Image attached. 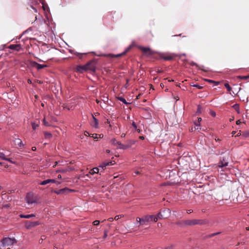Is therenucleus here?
<instances>
[{
	"instance_id": "obj_2",
	"label": "nucleus",
	"mask_w": 249,
	"mask_h": 249,
	"mask_svg": "<svg viewBox=\"0 0 249 249\" xmlns=\"http://www.w3.org/2000/svg\"><path fill=\"white\" fill-rule=\"evenodd\" d=\"M88 70H90L93 72L95 71V68L93 65H92L91 63L89 62L87 63L86 65L77 66L76 67V71L80 73H83Z\"/></svg>"
},
{
	"instance_id": "obj_14",
	"label": "nucleus",
	"mask_w": 249,
	"mask_h": 249,
	"mask_svg": "<svg viewBox=\"0 0 249 249\" xmlns=\"http://www.w3.org/2000/svg\"><path fill=\"white\" fill-rule=\"evenodd\" d=\"M69 51L71 54H74L77 55L80 59L82 58V56L84 54V53H79L77 52H75L74 50H71V49L69 50ZM86 54V53H85L84 54Z\"/></svg>"
},
{
	"instance_id": "obj_62",
	"label": "nucleus",
	"mask_w": 249,
	"mask_h": 249,
	"mask_svg": "<svg viewBox=\"0 0 249 249\" xmlns=\"http://www.w3.org/2000/svg\"><path fill=\"white\" fill-rule=\"evenodd\" d=\"M106 152L107 153H109L110 152V150H108V149H107V150H106Z\"/></svg>"
},
{
	"instance_id": "obj_7",
	"label": "nucleus",
	"mask_w": 249,
	"mask_h": 249,
	"mask_svg": "<svg viewBox=\"0 0 249 249\" xmlns=\"http://www.w3.org/2000/svg\"><path fill=\"white\" fill-rule=\"evenodd\" d=\"M31 66L33 67L36 68L37 70H40L42 69L47 67V65H42L35 61H31L30 62Z\"/></svg>"
},
{
	"instance_id": "obj_44",
	"label": "nucleus",
	"mask_w": 249,
	"mask_h": 249,
	"mask_svg": "<svg viewBox=\"0 0 249 249\" xmlns=\"http://www.w3.org/2000/svg\"><path fill=\"white\" fill-rule=\"evenodd\" d=\"M235 109V110L237 111L238 113H239V107L238 106L235 105L233 106Z\"/></svg>"
},
{
	"instance_id": "obj_36",
	"label": "nucleus",
	"mask_w": 249,
	"mask_h": 249,
	"mask_svg": "<svg viewBox=\"0 0 249 249\" xmlns=\"http://www.w3.org/2000/svg\"><path fill=\"white\" fill-rule=\"evenodd\" d=\"M243 136H244L245 138H247L249 136V131H245L243 132L242 133Z\"/></svg>"
},
{
	"instance_id": "obj_1",
	"label": "nucleus",
	"mask_w": 249,
	"mask_h": 249,
	"mask_svg": "<svg viewBox=\"0 0 249 249\" xmlns=\"http://www.w3.org/2000/svg\"><path fill=\"white\" fill-rule=\"evenodd\" d=\"M154 215H146L141 218L137 217L135 225L139 227L141 225H146L147 224L153 220Z\"/></svg>"
},
{
	"instance_id": "obj_4",
	"label": "nucleus",
	"mask_w": 249,
	"mask_h": 249,
	"mask_svg": "<svg viewBox=\"0 0 249 249\" xmlns=\"http://www.w3.org/2000/svg\"><path fill=\"white\" fill-rule=\"evenodd\" d=\"M25 201L28 205L37 203L36 199L35 197L34 194L32 192L27 193L25 197Z\"/></svg>"
},
{
	"instance_id": "obj_18",
	"label": "nucleus",
	"mask_w": 249,
	"mask_h": 249,
	"mask_svg": "<svg viewBox=\"0 0 249 249\" xmlns=\"http://www.w3.org/2000/svg\"><path fill=\"white\" fill-rule=\"evenodd\" d=\"M129 147V145H127V144H123L121 143L120 142L119 143V145L117 147L118 148L120 149L125 150Z\"/></svg>"
},
{
	"instance_id": "obj_27",
	"label": "nucleus",
	"mask_w": 249,
	"mask_h": 249,
	"mask_svg": "<svg viewBox=\"0 0 249 249\" xmlns=\"http://www.w3.org/2000/svg\"><path fill=\"white\" fill-rule=\"evenodd\" d=\"M135 142H136L134 140H128L127 141V145H129V147H130L131 145L134 144Z\"/></svg>"
},
{
	"instance_id": "obj_61",
	"label": "nucleus",
	"mask_w": 249,
	"mask_h": 249,
	"mask_svg": "<svg viewBox=\"0 0 249 249\" xmlns=\"http://www.w3.org/2000/svg\"><path fill=\"white\" fill-rule=\"evenodd\" d=\"M36 147H35V146H34V147H33L32 148V150H33V151H36Z\"/></svg>"
},
{
	"instance_id": "obj_5",
	"label": "nucleus",
	"mask_w": 249,
	"mask_h": 249,
	"mask_svg": "<svg viewBox=\"0 0 249 249\" xmlns=\"http://www.w3.org/2000/svg\"><path fill=\"white\" fill-rule=\"evenodd\" d=\"M74 192V190L70 189L68 188L67 187H65L58 190H55L54 191V193L56 194L57 195H63V194H68L70 192Z\"/></svg>"
},
{
	"instance_id": "obj_28",
	"label": "nucleus",
	"mask_w": 249,
	"mask_h": 249,
	"mask_svg": "<svg viewBox=\"0 0 249 249\" xmlns=\"http://www.w3.org/2000/svg\"><path fill=\"white\" fill-rule=\"evenodd\" d=\"M44 134L46 139H50L52 137V134L49 132H45Z\"/></svg>"
},
{
	"instance_id": "obj_11",
	"label": "nucleus",
	"mask_w": 249,
	"mask_h": 249,
	"mask_svg": "<svg viewBox=\"0 0 249 249\" xmlns=\"http://www.w3.org/2000/svg\"><path fill=\"white\" fill-rule=\"evenodd\" d=\"M140 49L144 53L152 54L154 53L149 47H141Z\"/></svg>"
},
{
	"instance_id": "obj_26",
	"label": "nucleus",
	"mask_w": 249,
	"mask_h": 249,
	"mask_svg": "<svg viewBox=\"0 0 249 249\" xmlns=\"http://www.w3.org/2000/svg\"><path fill=\"white\" fill-rule=\"evenodd\" d=\"M118 99L119 101H120L122 102H123V103H124V104L128 105V104H129V103H128V102H126V100H125L124 98H123V97H118Z\"/></svg>"
},
{
	"instance_id": "obj_38",
	"label": "nucleus",
	"mask_w": 249,
	"mask_h": 249,
	"mask_svg": "<svg viewBox=\"0 0 249 249\" xmlns=\"http://www.w3.org/2000/svg\"><path fill=\"white\" fill-rule=\"evenodd\" d=\"M160 218L157 216V214L154 215L153 217V220L152 221H154L155 222H157Z\"/></svg>"
},
{
	"instance_id": "obj_12",
	"label": "nucleus",
	"mask_w": 249,
	"mask_h": 249,
	"mask_svg": "<svg viewBox=\"0 0 249 249\" xmlns=\"http://www.w3.org/2000/svg\"><path fill=\"white\" fill-rule=\"evenodd\" d=\"M92 117L93 118V121L91 123V125L95 128H99V122L98 120L92 114Z\"/></svg>"
},
{
	"instance_id": "obj_13",
	"label": "nucleus",
	"mask_w": 249,
	"mask_h": 249,
	"mask_svg": "<svg viewBox=\"0 0 249 249\" xmlns=\"http://www.w3.org/2000/svg\"><path fill=\"white\" fill-rule=\"evenodd\" d=\"M10 49L19 51L21 49V45L20 44H12L10 45L9 47Z\"/></svg>"
},
{
	"instance_id": "obj_52",
	"label": "nucleus",
	"mask_w": 249,
	"mask_h": 249,
	"mask_svg": "<svg viewBox=\"0 0 249 249\" xmlns=\"http://www.w3.org/2000/svg\"><path fill=\"white\" fill-rule=\"evenodd\" d=\"M201 120H202L201 118L199 117V118H198L197 120L196 121V122H197L198 123L200 124V122H201Z\"/></svg>"
},
{
	"instance_id": "obj_20",
	"label": "nucleus",
	"mask_w": 249,
	"mask_h": 249,
	"mask_svg": "<svg viewBox=\"0 0 249 249\" xmlns=\"http://www.w3.org/2000/svg\"><path fill=\"white\" fill-rule=\"evenodd\" d=\"M130 46L127 48L123 53H119L116 55H112V56L115 57H118L121 56L123 55H124L130 50Z\"/></svg>"
},
{
	"instance_id": "obj_41",
	"label": "nucleus",
	"mask_w": 249,
	"mask_h": 249,
	"mask_svg": "<svg viewBox=\"0 0 249 249\" xmlns=\"http://www.w3.org/2000/svg\"><path fill=\"white\" fill-rule=\"evenodd\" d=\"M219 233H220V232H215V233H212V234H211L209 235H208V237H213V236H215V235H217V234H219Z\"/></svg>"
},
{
	"instance_id": "obj_42",
	"label": "nucleus",
	"mask_w": 249,
	"mask_h": 249,
	"mask_svg": "<svg viewBox=\"0 0 249 249\" xmlns=\"http://www.w3.org/2000/svg\"><path fill=\"white\" fill-rule=\"evenodd\" d=\"M100 223V221L99 220H95L93 222V224L94 226L98 225Z\"/></svg>"
},
{
	"instance_id": "obj_29",
	"label": "nucleus",
	"mask_w": 249,
	"mask_h": 249,
	"mask_svg": "<svg viewBox=\"0 0 249 249\" xmlns=\"http://www.w3.org/2000/svg\"><path fill=\"white\" fill-rule=\"evenodd\" d=\"M49 183H50L49 179H47L40 182L39 184L41 185H45Z\"/></svg>"
},
{
	"instance_id": "obj_24",
	"label": "nucleus",
	"mask_w": 249,
	"mask_h": 249,
	"mask_svg": "<svg viewBox=\"0 0 249 249\" xmlns=\"http://www.w3.org/2000/svg\"><path fill=\"white\" fill-rule=\"evenodd\" d=\"M38 225V222L37 221L32 222L30 223V225L29 226L26 225V227L29 229L30 227H33Z\"/></svg>"
},
{
	"instance_id": "obj_53",
	"label": "nucleus",
	"mask_w": 249,
	"mask_h": 249,
	"mask_svg": "<svg viewBox=\"0 0 249 249\" xmlns=\"http://www.w3.org/2000/svg\"><path fill=\"white\" fill-rule=\"evenodd\" d=\"M193 212V210H191V209H190V210H188L187 211V213H192Z\"/></svg>"
},
{
	"instance_id": "obj_22",
	"label": "nucleus",
	"mask_w": 249,
	"mask_h": 249,
	"mask_svg": "<svg viewBox=\"0 0 249 249\" xmlns=\"http://www.w3.org/2000/svg\"><path fill=\"white\" fill-rule=\"evenodd\" d=\"M111 142L113 145L117 146L118 147L120 142L117 141L115 139H112L111 140Z\"/></svg>"
},
{
	"instance_id": "obj_58",
	"label": "nucleus",
	"mask_w": 249,
	"mask_h": 249,
	"mask_svg": "<svg viewBox=\"0 0 249 249\" xmlns=\"http://www.w3.org/2000/svg\"><path fill=\"white\" fill-rule=\"evenodd\" d=\"M98 136H99V137L100 138H103V137H104V135H103V134H101L99 135H98Z\"/></svg>"
},
{
	"instance_id": "obj_60",
	"label": "nucleus",
	"mask_w": 249,
	"mask_h": 249,
	"mask_svg": "<svg viewBox=\"0 0 249 249\" xmlns=\"http://www.w3.org/2000/svg\"><path fill=\"white\" fill-rule=\"evenodd\" d=\"M125 134H124V133L122 134L121 137L124 138V137H125Z\"/></svg>"
},
{
	"instance_id": "obj_33",
	"label": "nucleus",
	"mask_w": 249,
	"mask_h": 249,
	"mask_svg": "<svg viewBox=\"0 0 249 249\" xmlns=\"http://www.w3.org/2000/svg\"><path fill=\"white\" fill-rule=\"evenodd\" d=\"M31 124H32V128L34 130H35L38 126V124H36L35 122H32Z\"/></svg>"
},
{
	"instance_id": "obj_46",
	"label": "nucleus",
	"mask_w": 249,
	"mask_h": 249,
	"mask_svg": "<svg viewBox=\"0 0 249 249\" xmlns=\"http://www.w3.org/2000/svg\"><path fill=\"white\" fill-rule=\"evenodd\" d=\"M132 125L134 128L135 129H137V125H136V123L135 122H133L132 123Z\"/></svg>"
},
{
	"instance_id": "obj_37",
	"label": "nucleus",
	"mask_w": 249,
	"mask_h": 249,
	"mask_svg": "<svg viewBox=\"0 0 249 249\" xmlns=\"http://www.w3.org/2000/svg\"><path fill=\"white\" fill-rule=\"evenodd\" d=\"M89 136L92 137V138H93L94 139H96V140H97L99 138L98 135L97 134H91L89 135Z\"/></svg>"
},
{
	"instance_id": "obj_8",
	"label": "nucleus",
	"mask_w": 249,
	"mask_h": 249,
	"mask_svg": "<svg viewBox=\"0 0 249 249\" xmlns=\"http://www.w3.org/2000/svg\"><path fill=\"white\" fill-rule=\"evenodd\" d=\"M229 162L228 161V158L226 157H223L222 159L220 160L218 163V167L223 168L228 165Z\"/></svg>"
},
{
	"instance_id": "obj_51",
	"label": "nucleus",
	"mask_w": 249,
	"mask_h": 249,
	"mask_svg": "<svg viewBox=\"0 0 249 249\" xmlns=\"http://www.w3.org/2000/svg\"><path fill=\"white\" fill-rule=\"evenodd\" d=\"M4 154L6 155V157L7 156H10V154H11L10 152H9V151H7V152H5V153H4Z\"/></svg>"
},
{
	"instance_id": "obj_48",
	"label": "nucleus",
	"mask_w": 249,
	"mask_h": 249,
	"mask_svg": "<svg viewBox=\"0 0 249 249\" xmlns=\"http://www.w3.org/2000/svg\"><path fill=\"white\" fill-rule=\"evenodd\" d=\"M49 181H50V183H55L56 182V181L53 179H49Z\"/></svg>"
},
{
	"instance_id": "obj_47",
	"label": "nucleus",
	"mask_w": 249,
	"mask_h": 249,
	"mask_svg": "<svg viewBox=\"0 0 249 249\" xmlns=\"http://www.w3.org/2000/svg\"><path fill=\"white\" fill-rule=\"evenodd\" d=\"M207 81H208L209 82H210V83H215L216 85H217V84L219 83V82H215V81H213V80H210V79H209V80H207Z\"/></svg>"
},
{
	"instance_id": "obj_40",
	"label": "nucleus",
	"mask_w": 249,
	"mask_h": 249,
	"mask_svg": "<svg viewBox=\"0 0 249 249\" xmlns=\"http://www.w3.org/2000/svg\"><path fill=\"white\" fill-rule=\"evenodd\" d=\"M201 106L200 105H198L197 106V111H196L197 114H199V113H201Z\"/></svg>"
},
{
	"instance_id": "obj_59",
	"label": "nucleus",
	"mask_w": 249,
	"mask_h": 249,
	"mask_svg": "<svg viewBox=\"0 0 249 249\" xmlns=\"http://www.w3.org/2000/svg\"><path fill=\"white\" fill-rule=\"evenodd\" d=\"M139 139H140L141 140H144V137L143 136H141L139 137Z\"/></svg>"
},
{
	"instance_id": "obj_56",
	"label": "nucleus",
	"mask_w": 249,
	"mask_h": 249,
	"mask_svg": "<svg viewBox=\"0 0 249 249\" xmlns=\"http://www.w3.org/2000/svg\"><path fill=\"white\" fill-rule=\"evenodd\" d=\"M89 132H88L87 131H85L84 132V135H85V136H87V135H89Z\"/></svg>"
},
{
	"instance_id": "obj_31",
	"label": "nucleus",
	"mask_w": 249,
	"mask_h": 249,
	"mask_svg": "<svg viewBox=\"0 0 249 249\" xmlns=\"http://www.w3.org/2000/svg\"><path fill=\"white\" fill-rule=\"evenodd\" d=\"M191 65H192V66H196L197 68H198L199 69L202 70H203V71H208L207 70L203 69L200 68V67H199L198 65L196 63H195V62H192V63H191Z\"/></svg>"
},
{
	"instance_id": "obj_32",
	"label": "nucleus",
	"mask_w": 249,
	"mask_h": 249,
	"mask_svg": "<svg viewBox=\"0 0 249 249\" xmlns=\"http://www.w3.org/2000/svg\"><path fill=\"white\" fill-rule=\"evenodd\" d=\"M225 87L227 89L230 91L231 90V88L230 86V85L228 83H225L224 84Z\"/></svg>"
},
{
	"instance_id": "obj_45",
	"label": "nucleus",
	"mask_w": 249,
	"mask_h": 249,
	"mask_svg": "<svg viewBox=\"0 0 249 249\" xmlns=\"http://www.w3.org/2000/svg\"><path fill=\"white\" fill-rule=\"evenodd\" d=\"M210 114L213 117H215L216 116V113L213 111H211Z\"/></svg>"
},
{
	"instance_id": "obj_64",
	"label": "nucleus",
	"mask_w": 249,
	"mask_h": 249,
	"mask_svg": "<svg viewBox=\"0 0 249 249\" xmlns=\"http://www.w3.org/2000/svg\"><path fill=\"white\" fill-rule=\"evenodd\" d=\"M215 141H216V142H217V141H220V140L219 138H215Z\"/></svg>"
},
{
	"instance_id": "obj_16",
	"label": "nucleus",
	"mask_w": 249,
	"mask_h": 249,
	"mask_svg": "<svg viewBox=\"0 0 249 249\" xmlns=\"http://www.w3.org/2000/svg\"><path fill=\"white\" fill-rule=\"evenodd\" d=\"M19 217L22 218L28 219V218L35 217V215L34 214H26V215L23 214H20L19 215Z\"/></svg>"
},
{
	"instance_id": "obj_43",
	"label": "nucleus",
	"mask_w": 249,
	"mask_h": 249,
	"mask_svg": "<svg viewBox=\"0 0 249 249\" xmlns=\"http://www.w3.org/2000/svg\"><path fill=\"white\" fill-rule=\"evenodd\" d=\"M107 233H108V231L107 230H105L104 231V234L103 236V238H105L107 236Z\"/></svg>"
},
{
	"instance_id": "obj_30",
	"label": "nucleus",
	"mask_w": 249,
	"mask_h": 249,
	"mask_svg": "<svg viewBox=\"0 0 249 249\" xmlns=\"http://www.w3.org/2000/svg\"><path fill=\"white\" fill-rule=\"evenodd\" d=\"M157 214V216L160 218V219L164 218L163 216V214H162L161 210H160V212L158 213Z\"/></svg>"
},
{
	"instance_id": "obj_10",
	"label": "nucleus",
	"mask_w": 249,
	"mask_h": 249,
	"mask_svg": "<svg viewBox=\"0 0 249 249\" xmlns=\"http://www.w3.org/2000/svg\"><path fill=\"white\" fill-rule=\"evenodd\" d=\"M112 161H105L102 163L99 166V167L102 168V171H101L100 172V175H101V173L104 170V168H106L107 166L109 165H112Z\"/></svg>"
},
{
	"instance_id": "obj_35",
	"label": "nucleus",
	"mask_w": 249,
	"mask_h": 249,
	"mask_svg": "<svg viewBox=\"0 0 249 249\" xmlns=\"http://www.w3.org/2000/svg\"><path fill=\"white\" fill-rule=\"evenodd\" d=\"M238 78L243 80H247L249 78V76H238Z\"/></svg>"
},
{
	"instance_id": "obj_23",
	"label": "nucleus",
	"mask_w": 249,
	"mask_h": 249,
	"mask_svg": "<svg viewBox=\"0 0 249 249\" xmlns=\"http://www.w3.org/2000/svg\"><path fill=\"white\" fill-rule=\"evenodd\" d=\"M194 124L195 125V129L196 130H198L201 129L200 124L198 123L196 121L194 122Z\"/></svg>"
},
{
	"instance_id": "obj_19",
	"label": "nucleus",
	"mask_w": 249,
	"mask_h": 249,
	"mask_svg": "<svg viewBox=\"0 0 249 249\" xmlns=\"http://www.w3.org/2000/svg\"><path fill=\"white\" fill-rule=\"evenodd\" d=\"M100 172L99 171V169L97 167H95L90 170L89 174L93 175L94 174L99 173Z\"/></svg>"
},
{
	"instance_id": "obj_34",
	"label": "nucleus",
	"mask_w": 249,
	"mask_h": 249,
	"mask_svg": "<svg viewBox=\"0 0 249 249\" xmlns=\"http://www.w3.org/2000/svg\"><path fill=\"white\" fill-rule=\"evenodd\" d=\"M43 124L45 126H50V124L47 122L45 119V118H44L43 120Z\"/></svg>"
},
{
	"instance_id": "obj_50",
	"label": "nucleus",
	"mask_w": 249,
	"mask_h": 249,
	"mask_svg": "<svg viewBox=\"0 0 249 249\" xmlns=\"http://www.w3.org/2000/svg\"><path fill=\"white\" fill-rule=\"evenodd\" d=\"M30 7H31V8H32V9L34 10V11H35L36 13H37V9H36V8H35L33 6L31 5V6H30Z\"/></svg>"
},
{
	"instance_id": "obj_54",
	"label": "nucleus",
	"mask_w": 249,
	"mask_h": 249,
	"mask_svg": "<svg viewBox=\"0 0 249 249\" xmlns=\"http://www.w3.org/2000/svg\"><path fill=\"white\" fill-rule=\"evenodd\" d=\"M46 238V237L45 235H42L41 236V239H40V240H42V241H43V240L44 239H45Z\"/></svg>"
},
{
	"instance_id": "obj_63",
	"label": "nucleus",
	"mask_w": 249,
	"mask_h": 249,
	"mask_svg": "<svg viewBox=\"0 0 249 249\" xmlns=\"http://www.w3.org/2000/svg\"><path fill=\"white\" fill-rule=\"evenodd\" d=\"M57 178H58L60 179V178H61L62 177L60 175H58Z\"/></svg>"
},
{
	"instance_id": "obj_49",
	"label": "nucleus",
	"mask_w": 249,
	"mask_h": 249,
	"mask_svg": "<svg viewBox=\"0 0 249 249\" xmlns=\"http://www.w3.org/2000/svg\"><path fill=\"white\" fill-rule=\"evenodd\" d=\"M30 7H31V8H32V9L34 10V11H35L36 13H37V9H36V8H35L33 6L31 5V6H30Z\"/></svg>"
},
{
	"instance_id": "obj_6",
	"label": "nucleus",
	"mask_w": 249,
	"mask_h": 249,
	"mask_svg": "<svg viewBox=\"0 0 249 249\" xmlns=\"http://www.w3.org/2000/svg\"><path fill=\"white\" fill-rule=\"evenodd\" d=\"M184 223L186 225L189 226L202 224L203 223L202 220L197 219L187 220L185 221Z\"/></svg>"
},
{
	"instance_id": "obj_21",
	"label": "nucleus",
	"mask_w": 249,
	"mask_h": 249,
	"mask_svg": "<svg viewBox=\"0 0 249 249\" xmlns=\"http://www.w3.org/2000/svg\"><path fill=\"white\" fill-rule=\"evenodd\" d=\"M69 171V168H62L60 169H57L56 172V173H66Z\"/></svg>"
},
{
	"instance_id": "obj_25",
	"label": "nucleus",
	"mask_w": 249,
	"mask_h": 249,
	"mask_svg": "<svg viewBox=\"0 0 249 249\" xmlns=\"http://www.w3.org/2000/svg\"><path fill=\"white\" fill-rule=\"evenodd\" d=\"M0 158L3 160H9L6 157V155L3 152H0Z\"/></svg>"
},
{
	"instance_id": "obj_57",
	"label": "nucleus",
	"mask_w": 249,
	"mask_h": 249,
	"mask_svg": "<svg viewBox=\"0 0 249 249\" xmlns=\"http://www.w3.org/2000/svg\"><path fill=\"white\" fill-rule=\"evenodd\" d=\"M241 123V122L240 120H237V121H236V124H240Z\"/></svg>"
},
{
	"instance_id": "obj_9",
	"label": "nucleus",
	"mask_w": 249,
	"mask_h": 249,
	"mask_svg": "<svg viewBox=\"0 0 249 249\" xmlns=\"http://www.w3.org/2000/svg\"><path fill=\"white\" fill-rule=\"evenodd\" d=\"M164 218H167L171 214V211L168 208H163L161 210Z\"/></svg>"
},
{
	"instance_id": "obj_39",
	"label": "nucleus",
	"mask_w": 249,
	"mask_h": 249,
	"mask_svg": "<svg viewBox=\"0 0 249 249\" xmlns=\"http://www.w3.org/2000/svg\"><path fill=\"white\" fill-rule=\"evenodd\" d=\"M124 216V215L123 214H120V215H116L115 217H114V220H118L119 219L123 217Z\"/></svg>"
},
{
	"instance_id": "obj_55",
	"label": "nucleus",
	"mask_w": 249,
	"mask_h": 249,
	"mask_svg": "<svg viewBox=\"0 0 249 249\" xmlns=\"http://www.w3.org/2000/svg\"><path fill=\"white\" fill-rule=\"evenodd\" d=\"M114 219V218H112V217H110L107 220L109 221H113V220Z\"/></svg>"
},
{
	"instance_id": "obj_17",
	"label": "nucleus",
	"mask_w": 249,
	"mask_h": 249,
	"mask_svg": "<svg viewBox=\"0 0 249 249\" xmlns=\"http://www.w3.org/2000/svg\"><path fill=\"white\" fill-rule=\"evenodd\" d=\"M160 56L165 60H170L173 58V57L169 54H162Z\"/></svg>"
},
{
	"instance_id": "obj_3",
	"label": "nucleus",
	"mask_w": 249,
	"mask_h": 249,
	"mask_svg": "<svg viewBox=\"0 0 249 249\" xmlns=\"http://www.w3.org/2000/svg\"><path fill=\"white\" fill-rule=\"evenodd\" d=\"M2 247L9 246L17 243V241L15 238L4 237L2 240Z\"/></svg>"
},
{
	"instance_id": "obj_15",
	"label": "nucleus",
	"mask_w": 249,
	"mask_h": 249,
	"mask_svg": "<svg viewBox=\"0 0 249 249\" xmlns=\"http://www.w3.org/2000/svg\"><path fill=\"white\" fill-rule=\"evenodd\" d=\"M15 143L18 145L19 147H21L24 145L22 143L21 140L19 138H16L14 141Z\"/></svg>"
}]
</instances>
